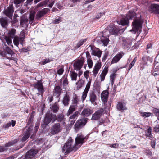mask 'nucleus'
I'll use <instances>...</instances> for the list:
<instances>
[{
    "label": "nucleus",
    "instance_id": "obj_7",
    "mask_svg": "<svg viewBox=\"0 0 159 159\" xmlns=\"http://www.w3.org/2000/svg\"><path fill=\"white\" fill-rule=\"evenodd\" d=\"M103 111L102 109L97 111L92 115L91 120H97L99 119L103 114Z\"/></svg>",
    "mask_w": 159,
    "mask_h": 159
},
{
    "label": "nucleus",
    "instance_id": "obj_36",
    "mask_svg": "<svg viewBox=\"0 0 159 159\" xmlns=\"http://www.w3.org/2000/svg\"><path fill=\"white\" fill-rule=\"evenodd\" d=\"M39 126V124H36L35 126L34 129V131H33V130H32V135H31L30 137V138H33L34 137V135H35V134L36 133L38 129ZM30 127L32 128V129L33 127Z\"/></svg>",
    "mask_w": 159,
    "mask_h": 159
},
{
    "label": "nucleus",
    "instance_id": "obj_20",
    "mask_svg": "<svg viewBox=\"0 0 159 159\" xmlns=\"http://www.w3.org/2000/svg\"><path fill=\"white\" fill-rule=\"evenodd\" d=\"M0 23L3 27L6 28L8 25V19L6 18H0Z\"/></svg>",
    "mask_w": 159,
    "mask_h": 159
},
{
    "label": "nucleus",
    "instance_id": "obj_9",
    "mask_svg": "<svg viewBox=\"0 0 159 159\" xmlns=\"http://www.w3.org/2000/svg\"><path fill=\"white\" fill-rule=\"evenodd\" d=\"M123 52H120L112 58L111 64H114L118 62L124 55Z\"/></svg>",
    "mask_w": 159,
    "mask_h": 159
},
{
    "label": "nucleus",
    "instance_id": "obj_59",
    "mask_svg": "<svg viewBox=\"0 0 159 159\" xmlns=\"http://www.w3.org/2000/svg\"><path fill=\"white\" fill-rule=\"evenodd\" d=\"M11 125V122H9L3 126V128H7L10 126Z\"/></svg>",
    "mask_w": 159,
    "mask_h": 159
},
{
    "label": "nucleus",
    "instance_id": "obj_8",
    "mask_svg": "<svg viewBox=\"0 0 159 159\" xmlns=\"http://www.w3.org/2000/svg\"><path fill=\"white\" fill-rule=\"evenodd\" d=\"M84 63V60H78L74 62V68L75 70H79L82 67Z\"/></svg>",
    "mask_w": 159,
    "mask_h": 159
},
{
    "label": "nucleus",
    "instance_id": "obj_14",
    "mask_svg": "<svg viewBox=\"0 0 159 159\" xmlns=\"http://www.w3.org/2000/svg\"><path fill=\"white\" fill-rule=\"evenodd\" d=\"M132 26V29L130 31H133L135 33L139 30V19L135 20L133 22Z\"/></svg>",
    "mask_w": 159,
    "mask_h": 159
},
{
    "label": "nucleus",
    "instance_id": "obj_58",
    "mask_svg": "<svg viewBox=\"0 0 159 159\" xmlns=\"http://www.w3.org/2000/svg\"><path fill=\"white\" fill-rule=\"evenodd\" d=\"M154 131L156 132H159V125H156L154 128Z\"/></svg>",
    "mask_w": 159,
    "mask_h": 159
},
{
    "label": "nucleus",
    "instance_id": "obj_56",
    "mask_svg": "<svg viewBox=\"0 0 159 159\" xmlns=\"http://www.w3.org/2000/svg\"><path fill=\"white\" fill-rule=\"evenodd\" d=\"M99 70L93 68V76L95 77L98 74Z\"/></svg>",
    "mask_w": 159,
    "mask_h": 159
},
{
    "label": "nucleus",
    "instance_id": "obj_53",
    "mask_svg": "<svg viewBox=\"0 0 159 159\" xmlns=\"http://www.w3.org/2000/svg\"><path fill=\"white\" fill-rule=\"evenodd\" d=\"M63 85L64 86L66 87L68 85V80L67 78H65L63 82Z\"/></svg>",
    "mask_w": 159,
    "mask_h": 159
},
{
    "label": "nucleus",
    "instance_id": "obj_64",
    "mask_svg": "<svg viewBox=\"0 0 159 159\" xmlns=\"http://www.w3.org/2000/svg\"><path fill=\"white\" fill-rule=\"evenodd\" d=\"M53 98L52 96H49L48 97L47 100L49 103L51 102L53 100Z\"/></svg>",
    "mask_w": 159,
    "mask_h": 159
},
{
    "label": "nucleus",
    "instance_id": "obj_23",
    "mask_svg": "<svg viewBox=\"0 0 159 159\" xmlns=\"http://www.w3.org/2000/svg\"><path fill=\"white\" fill-rule=\"evenodd\" d=\"M149 57L147 56H144L142 58L141 63V68L143 69L144 68L148 60Z\"/></svg>",
    "mask_w": 159,
    "mask_h": 159
},
{
    "label": "nucleus",
    "instance_id": "obj_26",
    "mask_svg": "<svg viewBox=\"0 0 159 159\" xmlns=\"http://www.w3.org/2000/svg\"><path fill=\"white\" fill-rule=\"evenodd\" d=\"M108 71V67H105L100 75L101 81L104 80L106 75Z\"/></svg>",
    "mask_w": 159,
    "mask_h": 159
},
{
    "label": "nucleus",
    "instance_id": "obj_51",
    "mask_svg": "<svg viewBox=\"0 0 159 159\" xmlns=\"http://www.w3.org/2000/svg\"><path fill=\"white\" fill-rule=\"evenodd\" d=\"M152 111L154 112V113L156 114V115L157 116H159V109H156V108H154L152 110Z\"/></svg>",
    "mask_w": 159,
    "mask_h": 159
},
{
    "label": "nucleus",
    "instance_id": "obj_13",
    "mask_svg": "<svg viewBox=\"0 0 159 159\" xmlns=\"http://www.w3.org/2000/svg\"><path fill=\"white\" fill-rule=\"evenodd\" d=\"M91 81H89L88 82L86 85V88H85V89L84 91V92L83 93H82V100L83 101H84V100L85 99L87 94L88 93V92L89 90V89L90 88V85H91Z\"/></svg>",
    "mask_w": 159,
    "mask_h": 159
},
{
    "label": "nucleus",
    "instance_id": "obj_4",
    "mask_svg": "<svg viewBox=\"0 0 159 159\" xmlns=\"http://www.w3.org/2000/svg\"><path fill=\"white\" fill-rule=\"evenodd\" d=\"M62 130V127L59 123H54L52 125L50 129L49 134L51 135L57 134L61 132Z\"/></svg>",
    "mask_w": 159,
    "mask_h": 159
},
{
    "label": "nucleus",
    "instance_id": "obj_12",
    "mask_svg": "<svg viewBox=\"0 0 159 159\" xmlns=\"http://www.w3.org/2000/svg\"><path fill=\"white\" fill-rule=\"evenodd\" d=\"M109 95L108 91L107 90L103 91L101 94V98L102 102L105 104L107 102Z\"/></svg>",
    "mask_w": 159,
    "mask_h": 159
},
{
    "label": "nucleus",
    "instance_id": "obj_16",
    "mask_svg": "<svg viewBox=\"0 0 159 159\" xmlns=\"http://www.w3.org/2000/svg\"><path fill=\"white\" fill-rule=\"evenodd\" d=\"M32 128L30 127L29 128L26 129V131L25 132L24 136L22 138L21 141H25L29 137L30 135H32Z\"/></svg>",
    "mask_w": 159,
    "mask_h": 159
},
{
    "label": "nucleus",
    "instance_id": "obj_52",
    "mask_svg": "<svg viewBox=\"0 0 159 159\" xmlns=\"http://www.w3.org/2000/svg\"><path fill=\"white\" fill-rule=\"evenodd\" d=\"M25 36V35L24 32L23 31H22L20 33L19 38L22 39L23 40H24Z\"/></svg>",
    "mask_w": 159,
    "mask_h": 159
},
{
    "label": "nucleus",
    "instance_id": "obj_31",
    "mask_svg": "<svg viewBox=\"0 0 159 159\" xmlns=\"http://www.w3.org/2000/svg\"><path fill=\"white\" fill-rule=\"evenodd\" d=\"M152 129L149 127L147 129L146 133V136L147 137H148L150 139H152L153 138V135L152 134Z\"/></svg>",
    "mask_w": 159,
    "mask_h": 159
},
{
    "label": "nucleus",
    "instance_id": "obj_34",
    "mask_svg": "<svg viewBox=\"0 0 159 159\" xmlns=\"http://www.w3.org/2000/svg\"><path fill=\"white\" fill-rule=\"evenodd\" d=\"M122 41L123 44L125 46H128L129 45H130L132 42L131 40L127 39L124 38L122 39Z\"/></svg>",
    "mask_w": 159,
    "mask_h": 159
},
{
    "label": "nucleus",
    "instance_id": "obj_63",
    "mask_svg": "<svg viewBox=\"0 0 159 159\" xmlns=\"http://www.w3.org/2000/svg\"><path fill=\"white\" fill-rule=\"evenodd\" d=\"M119 145L117 143H115L110 146L111 148H118Z\"/></svg>",
    "mask_w": 159,
    "mask_h": 159
},
{
    "label": "nucleus",
    "instance_id": "obj_44",
    "mask_svg": "<svg viewBox=\"0 0 159 159\" xmlns=\"http://www.w3.org/2000/svg\"><path fill=\"white\" fill-rule=\"evenodd\" d=\"M87 40V39H84L81 40L77 43V46L78 47H80L82 45H83L84 42Z\"/></svg>",
    "mask_w": 159,
    "mask_h": 159
},
{
    "label": "nucleus",
    "instance_id": "obj_55",
    "mask_svg": "<svg viewBox=\"0 0 159 159\" xmlns=\"http://www.w3.org/2000/svg\"><path fill=\"white\" fill-rule=\"evenodd\" d=\"M151 146L152 148H155V147L156 144V141L155 139L152 140L151 143Z\"/></svg>",
    "mask_w": 159,
    "mask_h": 159
},
{
    "label": "nucleus",
    "instance_id": "obj_21",
    "mask_svg": "<svg viewBox=\"0 0 159 159\" xmlns=\"http://www.w3.org/2000/svg\"><path fill=\"white\" fill-rule=\"evenodd\" d=\"M70 97L69 94L66 93L64 96L62 100V103L65 106H68L70 101Z\"/></svg>",
    "mask_w": 159,
    "mask_h": 159
},
{
    "label": "nucleus",
    "instance_id": "obj_43",
    "mask_svg": "<svg viewBox=\"0 0 159 159\" xmlns=\"http://www.w3.org/2000/svg\"><path fill=\"white\" fill-rule=\"evenodd\" d=\"M78 101V98L77 96H75L73 97V99L72 100V105H75L77 106V104Z\"/></svg>",
    "mask_w": 159,
    "mask_h": 159
},
{
    "label": "nucleus",
    "instance_id": "obj_6",
    "mask_svg": "<svg viewBox=\"0 0 159 159\" xmlns=\"http://www.w3.org/2000/svg\"><path fill=\"white\" fill-rule=\"evenodd\" d=\"M38 151L36 149H31L26 153L25 155V159H34L35 155L38 153Z\"/></svg>",
    "mask_w": 159,
    "mask_h": 159
},
{
    "label": "nucleus",
    "instance_id": "obj_22",
    "mask_svg": "<svg viewBox=\"0 0 159 159\" xmlns=\"http://www.w3.org/2000/svg\"><path fill=\"white\" fill-rule=\"evenodd\" d=\"M23 41V40L17 36L13 38V43L17 47H18L19 43L22 44Z\"/></svg>",
    "mask_w": 159,
    "mask_h": 159
},
{
    "label": "nucleus",
    "instance_id": "obj_3",
    "mask_svg": "<svg viewBox=\"0 0 159 159\" xmlns=\"http://www.w3.org/2000/svg\"><path fill=\"white\" fill-rule=\"evenodd\" d=\"M57 119V118L56 115L50 112H47L46 114L42 125L45 126L51 122L53 123Z\"/></svg>",
    "mask_w": 159,
    "mask_h": 159
},
{
    "label": "nucleus",
    "instance_id": "obj_27",
    "mask_svg": "<svg viewBox=\"0 0 159 159\" xmlns=\"http://www.w3.org/2000/svg\"><path fill=\"white\" fill-rule=\"evenodd\" d=\"M16 33V30L15 29H11L9 30L7 35L11 38H14L17 36H15Z\"/></svg>",
    "mask_w": 159,
    "mask_h": 159
},
{
    "label": "nucleus",
    "instance_id": "obj_24",
    "mask_svg": "<svg viewBox=\"0 0 159 159\" xmlns=\"http://www.w3.org/2000/svg\"><path fill=\"white\" fill-rule=\"evenodd\" d=\"M90 101L94 105H96V101L97 100L96 95L94 93H92L89 96Z\"/></svg>",
    "mask_w": 159,
    "mask_h": 159
},
{
    "label": "nucleus",
    "instance_id": "obj_29",
    "mask_svg": "<svg viewBox=\"0 0 159 159\" xmlns=\"http://www.w3.org/2000/svg\"><path fill=\"white\" fill-rule=\"evenodd\" d=\"M135 12L132 11H129L126 15V17L129 20L131 19L135 16Z\"/></svg>",
    "mask_w": 159,
    "mask_h": 159
},
{
    "label": "nucleus",
    "instance_id": "obj_62",
    "mask_svg": "<svg viewBox=\"0 0 159 159\" xmlns=\"http://www.w3.org/2000/svg\"><path fill=\"white\" fill-rule=\"evenodd\" d=\"M61 21L60 18H58V19L55 20L54 21V23L55 24H58L60 23Z\"/></svg>",
    "mask_w": 159,
    "mask_h": 159
},
{
    "label": "nucleus",
    "instance_id": "obj_54",
    "mask_svg": "<svg viewBox=\"0 0 159 159\" xmlns=\"http://www.w3.org/2000/svg\"><path fill=\"white\" fill-rule=\"evenodd\" d=\"M136 60H137V59L136 57H135L134 59L133 60L132 62L131 63L130 65H129V67L130 68L129 69H130L132 67L134 66V65Z\"/></svg>",
    "mask_w": 159,
    "mask_h": 159
},
{
    "label": "nucleus",
    "instance_id": "obj_40",
    "mask_svg": "<svg viewBox=\"0 0 159 159\" xmlns=\"http://www.w3.org/2000/svg\"><path fill=\"white\" fill-rule=\"evenodd\" d=\"M62 89L59 86H55L54 91V93L56 94H60L61 91Z\"/></svg>",
    "mask_w": 159,
    "mask_h": 159
},
{
    "label": "nucleus",
    "instance_id": "obj_46",
    "mask_svg": "<svg viewBox=\"0 0 159 159\" xmlns=\"http://www.w3.org/2000/svg\"><path fill=\"white\" fill-rule=\"evenodd\" d=\"M4 50L8 54H11L13 52L8 47H6L4 49Z\"/></svg>",
    "mask_w": 159,
    "mask_h": 159
},
{
    "label": "nucleus",
    "instance_id": "obj_47",
    "mask_svg": "<svg viewBox=\"0 0 159 159\" xmlns=\"http://www.w3.org/2000/svg\"><path fill=\"white\" fill-rule=\"evenodd\" d=\"M152 114L150 112H144L141 113V116L144 117H147L150 116Z\"/></svg>",
    "mask_w": 159,
    "mask_h": 159
},
{
    "label": "nucleus",
    "instance_id": "obj_30",
    "mask_svg": "<svg viewBox=\"0 0 159 159\" xmlns=\"http://www.w3.org/2000/svg\"><path fill=\"white\" fill-rule=\"evenodd\" d=\"M12 38H11L7 35H6L5 37V41L7 43V44L9 46H10L12 47V48H13V45L12 43Z\"/></svg>",
    "mask_w": 159,
    "mask_h": 159
},
{
    "label": "nucleus",
    "instance_id": "obj_2",
    "mask_svg": "<svg viewBox=\"0 0 159 159\" xmlns=\"http://www.w3.org/2000/svg\"><path fill=\"white\" fill-rule=\"evenodd\" d=\"M108 30H104L103 35L101 38V41L103 43V45L106 46L109 41L108 37L110 34L117 35L120 33V30L112 25H110L107 27Z\"/></svg>",
    "mask_w": 159,
    "mask_h": 159
},
{
    "label": "nucleus",
    "instance_id": "obj_39",
    "mask_svg": "<svg viewBox=\"0 0 159 159\" xmlns=\"http://www.w3.org/2000/svg\"><path fill=\"white\" fill-rule=\"evenodd\" d=\"M77 75V74L74 71H71L70 73V75L71 78V80L73 81L76 80Z\"/></svg>",
    "mask_w": 159,
    "mask_h": 159
},
{
    "label": "nucleus",
    "instance_id": "obj_49",
    "mask_svg": "<svg viewBox=\"0 0 159 159\" xmlns=\"http://www.w3.org/2000/svg\"><path fill=\"white\" fill-rule=\"evenodd\" d=\"M79 114V112L78 111L75 112L73 115H71L69 117V118L71 119H74L76 117H77Z\"/></svg>",
    "mask_w": 159,
    "mask_h": 159
},
{
    "label": "nucleus",
    "instance_id": "obj_19",
    "mask_svg": "<svg viewBox=\"0 0 159 159\" xmlns=\"http://www.w3.org/2000/svg\"><path fill=\"white\" fill-rule=\"evenodd\" d=\"M86 55L88 66L89 68H91L93 66V62L91 56L88 52H86Z\"/></svg>",
    "mask_w": 159,
    "mask_h": 159
},
{
    "label": "nucleus",
    "instance_id": "obj_10",
    "mask_svg": "<svg viewBox=\"0 0 159 159\" xmlns=\"http://www.w3.org/2000/svg\"><path fill=\"white\" fill-rule=\"evenodd\" d=\"M13 8L12 5H10L7 9L4 11V13L8 17H12L13 13Z\"/></svg>",
    "mask_w": 159,
    "mask_h": 159
},
{
    "label": "nucleus",
    "instance_id": "obj_61",
    "mask_svg": "<svg viewBox=\"0 0 159 159\" xmlns=\"http://www.w3.org/2000/svg\"><path fill=\"white\" fill-rule=\"evenodd\" d=\"M25 0H14V2L15 4H19L23 2Z\"/></svg>",
    "mask_w": 159,
    "mask_h": 159
},
{
    "label": "nucleus",
    "instance_id": "obj_57",
    "mask_svg": "<svg viewBox=\"0 0 159 159\" xmlns=\"http://www.w3.org/2000/svg\"><path fill=\"white\" fill-rule=\"evenodd\" d=\"M64 71V70L63 68H61L57 70V74L59 75H62Z\"/></svg>",
    "mask_w": 159,
    "mask_h": 159
},
{
    "label": "nucleus",
    "instance_id": "obj_17",
    "mask_svg": "<svg viewBox=\"0 0 159 159\" xmlns=\"http://www.w3.org/2000/svg\"><path fill=\"white\" fill-rule=\"evenodd\" d=\"M149 10L154 12H159V5L157 4H152L149 7Z\"/></svg>",
    "mask_w": 159,
    "mask_h": 159
},
{
    "label": "nucleus",
    "instance_id": "obj_35",
    "mask_svg": "<svg viewBox=\"0 0 159 159\" xmlns=\"http://www.w3.org/2000/svg\"><path fill=\"white\" fill-rule=\"evenodd\" d=\"M129 20L127 19L126 17L121 19L119 23V24H120L122 25H127L129 23Z\"/></svg>",
    "mask_w": 159,
    "mask_h": 159
},
{
    "label": "nucleus",
    "instance_id": "obj_48",
    "mask_svg": "<svg viewBox=\"0 0 159 159\" xmlns=\"http://www.w3.org/2000/svg\"><path fill=\"white\" fill-rule=\"evenodd\" d=\"M101 67V63L100 62L97 63L94 67V68L99 70Z\"/></svg>",
    "mask_w": 159,
    "mask_h": 159
},
{
    "label": "nucleus",
    "instance_id": "obj_32",
    "mask_svg": "<svg viewBox=\"0 0 159 159\" xmlns=\"http://www.w3.org/2000/svg\"><path fill=\"white\" fill-rule=\"evenodd\" d=\"M28 21V19L25 17H22L21 20L20 24L23 27H25L27 26V23Z\"/></svg>",
    "mask_w": 159,
    "mask_h": 159
},
{
    "label": "nucleus",
    "instance_id": "obj_18",
    "mask_svg": "<svg viewBox=\"0 0 159 159\" xmlns=\"http://www.w3.org/2000/svg\"><path fill=\"white\" fill-rule=\"evenodd\" d=\"M48 12V9L44 8L37 12L36 17L37 19H39L45 15Z\"/></svg>",
    "mask_w": 159,
    "mask_h": 159
},
{
    "label": "nucleus",
    "instance_id": "obj_37",
    "mask_svg": "<svg viewBox=\"0 0 159 159\" xmlns=\"http://www.w3.org/2000/svg\"><path fill=\"white\" fill-rule=\"evenodd\" d=\"M116 72H114L110 75V80L112 85L114 84V80L116 77Z\"/></svg>",
    "mask_w": 159,
    "mask_h": 159
},
{
    "label": "nucleus",
    "instance_id": "obj_1",
    "mask_svg": "<svg viewBox=\"0 0 159 159\" xmlns=\"http://www.w3.org/2000/svg\"><path fill=\"white\" fill-rule=\"evenodd\" d=\"M85 139V137L81 134H78L75 139V142L73 143L74 141L70 138L63 147L62 152L66 155L72 151H76L84 143Z\"/></svg>",
    "mask_w": 159,
    "mask_h": 159
},
{
    "label": "nucleus",
    "instance_id": "obj_25",
    "mask_svg": "<svg viewBox=\"0 0 159 159\" xmlns=\"http://www.w3.org/2000/svg\"><path fill=\"white\" fill-rule=\"evenodd\" d=\"M77 107V106H76V105H71L69 109L68 110L67 112V116H68L70 114H71L74 111H75Z\"/></svg>",
    "mask_w": 159,
    "mask_h": 159
},
{
    "label": "nucleus",
    "instance_id": "obj_11",
    "mask_svg": "<svg viewBox=\"0 0 159 159\" xmlns=\"http://www.w3.org/2000/svg\"><path fill=\"white\" fill-rule=\"evenodd\" d=\"M33 86L35 88L38 90L42 95H43L44 90L42 83L41 82L38 81L36 83L34 84Z\"/></svg>",
    "mask_w": 159,
    "mask_h": 159
},
{
    "label": "nucleus",
    "instance_id": "obj_41",
    "mask_svg": "<svg viewBox=\"0 0 159 159\" xmlns=\"http://www.w3.org/2000/svg\"><path fill=\"white\" fill-rule=\"evenodd\" d=\"M59 109V106L57 104L52 105L51 107V110L54 113H56Z\"/></svg>",
    "mask_w": 159,
    "mask_h": 159
},
{
    "label": "nucleus",
    "instance_id": "obj_5",
    "mask_svg": "<svg viewBox=\"0 0 159 159\" xmlns=\"http://www.w3.org/2000/svg\"><path fill=\"white\" fill-rule=\"evenodd\" d=\"M88 119L87 118H85L77 120L74 126L75 131L76 132H78L85 125Z\"/></svg>",
    "mask_w": 159,
    "mask_h": 159
},
{
    "label": "nucleus",
    "instance_id": "obj_60",
    "mask_svg": "<svg viewBox=\"0 0 159 159\" xmlns=\"http://www.w3.org/2000/svg\"><path fill=\"white\" fill-rule=\"evenodd\" d=\"M13 145L12 144V142H10L7 143L5 145V147L6 148V147H9Z\"/></svg>",
    "mask_w": 159,
    "mask_h": 159
},
{
    "label": "nucleus",
    "instance_id": "obj_42",
    "mask_svg": "<svg viewBox=\"0 0 159 159\" xmlns=\"http://www.w3.org/2000/svg\"><path fill=\"white\" fill-rule=\"evenodd\" d=\"M84 81L82 80H79L76 83V84L77 85V89H79L81 88L84 84Z\"/></svg>",
    "mask_w": 159,
    "mask_h": 159
},
{
    "label": "nucleus",
    "instance_id": "obj_28",
    "mask_svg": "<svg viewBox=\"0 0 159 159\" xmlns=\"http://www.w3.org/2000/svg\"><path fill=\"white\" fill-rule=\"evenodd\" d=\"M116 107L120 111H123L127 109L125 105H124L122 103L120 102H118Z\"/></svg>",
    "mask_w": 159,
    "mask_h": 159
},
{
    "label": "nucleus",
    "instance_id": "obj_45",
    "mask_svg": "<svg viewBox=\"0 0 159 159\" xmlns=\"http://www.w3.org/2000/svg\"><path fill=\"white\" fill-rule=\"evenodd\" d=\"M47 2L46 1H44L42 2L37 5V8H39L40 7L43 6L47 4Z\"/></svg>",
    "mask_w": 159,
    "mask_h": 159
},
{
    "label": "nucleus",
    "instance_id": "obj_33",
    "mask_svg": "<svg viewBox=\"0 0 159 159\" xmlns=\"http://www.w3.org/2000/svg\"><path fill=\"white\" fill-rule=\"evenodd\" d=\"M92 113V111L89 108L84 109L82 113V114L86 116H88Z\"/></svg>",
    "mask_w": 159,
    "mask_h": 159
},
{
    "label": "nucleus",
    "instance_id": "obj_38",
    "mask_svg": "<svg viewBox=\"0 0 159 159\" xmlns=\"http://www.w3.org/2000/svg\"><path fill=\"white\" fill-rule=\"evenodd\" d=\"M35 15V12L33 11H31L30 13L29 19V23L30 24H32L33 23V20Z\"/></svg>",
    "mask_w": 159,
    "mask_h": 159
},
{
    "label": "nucleus",
    "instance_id": "obj_15",
    "mask_svg": "<svg viewBox=\"0 0 159 159\" xmlns=\"http://www.w3.org/2000/svg\"><path fill=\"white\" fill-rule=\"evenodd\" d=\"M90 48L92 51L91 54L92 55L97 56L99 58L101 57L102 54V52L101 51L98 49L95 48L93 46H91Z\"/></svg>",
    "mask_w": 159,
    "mask_h": 159
},
{
    "label": "nucleus",
    "instance_id": "obj_50",
    "mask_svg": "<svg viewBox=\"0 0 159 159\" xmlns=\"http://www.w3.org/2000/svg\"><path fill=\"white\" fill-rule=\"evenodd\" d=\"M144 152L149 157H150L152 155V152L149 150L146 149L144 150Z\"/></svg>",
    "mask_w": 159,
    "mask_h": 159
}]
</instances>
